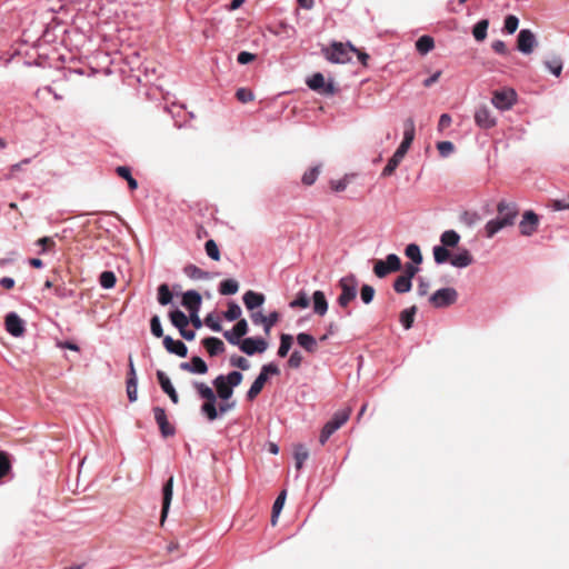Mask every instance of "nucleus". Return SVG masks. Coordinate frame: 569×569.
Wrapping results in <instances>:
<instances>
[{"label": "nucleus", "mask_w": 569, "mask_h": 569, "mask_svg": "<svg viewBox=\"0 0 569 569\" xmlns=\"http://www.w3.org/2000/svg\"><path fill=\"white\" fill-rule=\"evenodd\" d=\"M269 345L262 337H248L242 339L240 350L247 356H253L256 353H263L268 349Z\"/></svg>", "instance_id": "nucleus-11"}, {"label": "nucleus", "mask_w": 569, "mask_h": 569, "mask_svg": "<svg viewBox=\"0 0 569 569\" xmlns=\"http://www.w3.org/2000/svg\"><path fill=\"white\" fill-rule=\"evenodd\" d=\"M545 67L550 71L555 77H559L562 71L563 62L560 57H553L550 60L545 61Z\"/></svg>", "instance_id": "nucleus-44"}, {"label": "nucleus", "mask_w": 569, "mask_h": 569, "mask_svg": "<svg viewBox=\"0 0 569 569\" xmlns=\"http://www.w3.org/2000/svg\"><path fill=\"white\" fill-rule=\"evenodd\" d=\"M243 303L248 310L253 311L254 309L261 307L264 303V295L260 292H256L252 290H248L242 297Z\"/></svg>", "instance_id": "nucleus-22"}, {"label": "nucleus", "mask_w": 569, "mask_h": 569, "mask_svg": "<svg viewBox=\"0 0 569 569\" xmlns=\"http://www.w3.org/2000/svg\"><path fill=\"white\" fill-rule=\"evenodd\" d=\"M349 417V410H339L335 412L332 418L328 422H326V425L321 429L319 437L320 443L325 445L329 440V438L348 421Z\"/></svg>", "instance_id": "nucleus-6"}, {"label": "nucleus", "mask_w": 569, "mask_h": 569, "mask_svg": "<svg viewBox=\"0 0 569 569\" xmlns=\"http://www.w3.org/2000/svg\"><path fill=\"white\" fill-rule=\"evenodd\" d=\"M308 87L317 92H320L321 89L325 87V77L320 72L313 73L310 78L307 80Z\"/></svg>", "instance_id": "nucleus-45"}, {"label": "nucleus", "mask_w": 569, "mask_h": 569, "mask_svg": "<svg viewBox=\"0 0 569 569\" xmlns=\"http://www.w3.org/2000/svg\"><path fill=\"white\" fill-rule=\"evenodd\" d=\"M223 337L230 345L238 346L240 348L242 339L233 328L231 330H226L223 332Z\"/></svg>", "instance_id": "nucleus-58"}, {"label": "nucleus", "mask_w": 569, "mask_h": 569, "mask_svg": "<svg viewBox=\"0 0 569 569\" xmlns=\"http://www.w3.org/2000/svg\"><path fill=\"white\" fill-rule=\"evenodd\" d=\"M117 281L116 274L113 271H103L99 277V283L103 289H111L114 287Z\"/></svg>", "instance_id": "nucleus-46"}, {"label": "nucleus", "mask_w": 569, "mask_h": 569, "mask_svg": "<svg viewBox=\"0 0 569 569\" xmlns=\"http://www.w3.org/2000/svg\"><path fill=\"white\" fill-rule=\"evenodd\" d=\"M437 149L441 157L447 158L455 151V146L451 141H440L437 143Z\"/></svg>", "instance_id": "nucleus-57"}, {"label": "nucleus", "mask_w": 569, "mask_h": 569, "mask_svg": "<svg viewBox=\"0 0 569 569\" xmlns=\"http://www.w3.org/2000/svg\"><path fill=\"white\" fill-rule=\"evenodd\" d=\"M338 287L341 293L337 298V305L342 309H347L350 302L357 298L359 280L353 273H349L338 281Z\"/></svg>", "instance_id": "nucleus-3"}, {"label": "nucleus", "mask_w": 569, "mask_h": 569, "mask_svg": "<svg viewBox=\"0 0 569 569\" xmlns=\"http://www.w3.org/2000/svg\"><path fill=\"white\" fill-rule=\"evenodd\" d=\"M193 387L196 388L200 398L206 401L202 403L200 411L201 413L209 420L214 421L218 419V410L216 407L217 396L216 392L204 382H193Z\"/></svg>", "instance_id": "nucleus-2"}, {"label": "nucleus", "mask_w": 569, "mask_h": 569, "mask_svg": "<svg viewBox=\"0 0 569 569\" xmlns=\"http://www.w3.org/2000/svg\"><path fill=\"white\" fill-rule=\"evenodd\" d=\"M153 416L162 437L168 438L174 436L176 429L172 425L169 423L166 410L163 408L154 407Z\"/></svg>", "instance_id": "nucleus-14"}, {"label": "nucleus", "mask_w": 569, "mask_h": 569, "mask_svg": "<svg viewBox=\"0 0 569 569\" xmlns=\"http://www.w3.org/2000/svg\"><path fill=\"white\" fill-rule=\"evenodd\" d=\"M280 315L277 311H272L264 317L263 331L268 336L271 332V329L279 321Z\"/></svg>", "instance_id": "nucleus-54"}, {"label": "nucleus", "mask_w": 569, "mask_h": 569, "mask_svg": "<svg viewBox=\"0 0 569 569\" xmlns=\"http://www.w3.org/2000/svg\"><path fill=\"white\" fill-rule=\"evenodd\" d=\"M481 220V217L478 212L475 211H463L460 214V221L468 227L476 226Z\"/></svg>", "instance_id": "nucleus-49"}, {"label": "nucleus", "mask_w": 569, "mask_h": 569, "mask_svg": "<svg viewBox=\"0 0 569 569\" xmlns=\"http://www.w3.org/2000/svg\"><path fill=\"white\" fill-rule=\"evenodd\" d=\"M116 172L119 177L127 180L130 190H136L138 188V181L133 178L129 167L119 166L116 168Z\"/></svg>", "instance_id": "nucleus-35"}, {"label": "nucleus", "mask_w": 569, "mask_h": 569, "mask_svg": "<svg viewBox=\"0 0 569 569\" xmlns=\"http://www.w3.org/2000/svg\"><path fill=\"white\" fill-rule=\"evenodd\" d=\"M405 254L416 264L422 263V254L420 247L417 243H409L405 249Z\"/></svg>", "instance_id": "nucleus-38"}, {"label": "nucleus", "mask_w": 569, "mask_h": 569, "mask_svg": "<svg viewBox=\"0 0 569 569\" xmlns=\"http://www.w3.org/2000/svg\"><path fill=\"white\" fill-rule=\"evenodd\" d=\"M202 346L211 357H216L224 351V343L217 337L204 338Z\"/></svg>", "instance_id": "nucleus-24"}, {"label": "nucleus", "mask_w": 569, "mask_h": 569, "mask_svg": "<svg viewBox=\"0 0 569 569\" xmlns=\"http://www.w3.org/2000/svg\"><path fill=\"white\" fill-rule=\"evenodd\" d=\"M181 305L188 311L201 309L202 297L196 290H188L182 295Z\"/></svg>", "instance_id": "nucleus-20"}, {"label": "nucleus", "mask_w": 569, "mask_h": 569, "mask_svg": "<svg viewBox=\"0 0 569 569\" xmlns=\"http://www.w3.org/2000/svg\"><path fill=\"white\" fill-rule=\"evenodd\" d=\"M292 342H293V337L291 335L281 333L280 335V346L278 348L277 355L281 358H284L289 353V351L292 347Z\"/></svg>", "instance_id": "nucleus-40"}, {"label": "nucleus", "mask_w": 569, "mask_h": 569, "mask_svg": "<svg viewBox=\"0 0 569 569\" xmlns=\"http://www.w3.org/2000/svg\"><path fill=\"white\" fill-rule=\"evenodd\" d=\"M460 241V234L456 230H446L440 236L441 246L446 248H455Z\"/></svg>", "instance_id": "nucleus-30"}, {"label": "nucleus", "mask_w": 569, "mask_h": 569, "mask_svg": "<svg viewBox=\"0 0 569 569\" xmlns=\"http://www.w3.org/2000/svg\"><path fill=\"white\" fill-rule=\"evenodd\" d=\"M519 26V19L513 14H508L505 18L503 31L508 34H512L517 31Z\"/></svg>", "instance_id": "nucleus-53"}, {"label": "nucleus", "mask_w": 569, "mask_h": 569, "mask_svg": "<svg viewBox=\"0 0 569 569\" xmlns=\"http://www.w3.org/2000/svg\"><path fill=\"white\" fill-rule=\"evenodd\" d=\"M183 273L188 278L193 279V280H207V279L210 278V273L209 272L203 271L202 269H200L196 264H187L183 268Z\"/></svg>", "instance_id": "nucleus-32"}, {"label": "nucleus", "mask_w": 569, "mask_h": 569, "mask_svg": "<svg viewBox=\"0 0 569 569\" xmlns=\"http://www.w3.org/2000/svg\"><path fill=\"white\" fill-rule=\"evenodd\" d=\"M310 305V299L305 291H299L297 293L296 299H293L290 303V308H307Z\"/></svg>", "instance_id": "nucleus-50"}, {"label": "nucleus", "mask_w": 569, "mask_h": 569, "mask_svg": "<svg viewBox=\"0 0 569 569\" xmlns=\"http://www.w3.org/2000/svg\"><path fill=\"white\" fill-rule=\"evenodd\" d=\"M475 122L482 129H490L496 126V118L487 106H480L475 112Z\"/></svg>", "instance_id": "nucleus-15"}, {"label": "nucleus", "mask_w": 569, "mask_h": 569, "mask_svg": "<svg viewBox=\"0 0 569 569\" xmlns=\"http://www.w3.org/2000/svg\"><path fill=\"white\" fill-rule=\"evenodd\" d=\"M551 208L555 211L569 210V197L552 200Z\"/></svg>", "instance_id": "nucleus-64"}, {"label": "nucleus", "mask_w": 569, "mask_h": 569, "mask_svg": "<svg viewBox=\"0 0 569 569\" xmlns=\"http://www.w3.org/2000/svg\"><path fill=\"white\" fill-rule=\"evenodd\" d=\"M320 171H321V164H317V166L310 168L309 170H307L301 178L302 183L305 186H312L316 182V180L318 179Z\"/></svg>", "instance_id": "nucleus-43"}, {"label": "nucleus", "mask_w": 569, "mask_h": 569, "mask_svg": "<svg viewBox=\"0 0 569 569\" xmlns=\"http://www.w3.org/2000/svg\"><path fill=\"white\" fill-rule=\"evenodd\" d=\"M297 343L303 348L307 352L313 353L318 349V342L316 338L307 332H300L297 335Z\"/></svg>", "instance_id": "nucleus-25"}, {"label": "nucleus", "mask_w": 569, "mask_h": 569, "mask_svg": "<svg viewBox=\"0 0 569 569\" xmlns=\"http://www.w3.org/2000/svg\"><path fill=\"white\" fill-rule=\"evenodd\" d=\"M400 269L401 260L396 253H389L385 260H376L373 266V272L380 279Z\"/></svg>", "instance_id": "nucleus-7"}, {"label": "nucleus", "mask_w": 569, "mask_h": 569, "mask_svg": "<svg viewBox=\"0 0 569 569\" xmlns=\"http://www.w3.org/2000/svg\"><path fill=\"white\" fill-rule=\"evenodd\" d=\"M408 150L409 149L403 148L402 146H399L398 149L396 150V152L392 154V157L388 160V163L383 168L381 176L382 177L391 176L395 172V170L397 169V167L399 166V163L405 158Z\"/></svg>", "instance_id": "nucleus-17"}, {"label": "nucleus", "mask_w": 569, "mask_h": 569, "mask_svg": "<svg viewBox=\"0 0 569 569\" xmlns=\"http://www.w3.org/2000/svg\"><path fill=\"white\" fill-rule=\"evenodd\" d=\"M392 287L397 293H407L412 288V281L407 277L400 274L399 277L396 278Z\"/></svg>", "instance_id": "nucleus-39"}, {"label": "nucleus", "mask_w": 569, "mask_h": 569, "mask_svg": "<svg viewBox=\"0 0 569 569\" xmlns=\"http://www.w3.org/2000/svg\"><path fill=\"white\" fill-rule=\"evenodd\" d=\"M203 323L214 332H220L222 330L221 321L213 312L206 316Z\"/></svg>", "instance_id": "nucleus-51"}, {"label": "nucleus", "mask_w": 569, "mask_h": 569, "mask_svg": "<svg viewBox=\"0 0 569 569\" xmlns=\"http://www.w3.org/2000/svg\"><path fill=\"white\" fill-rule=\"evenodd\" d=\"M173 495V477L171 476L162 487V510L161 516L164 519L168 515Z\"/></svg>", "instance_id": "nucleus-21"}, {"label": "nucleus", "mask_w": 569, "mask_h": 569, "mask_svg": "<svg viewBox=\"0 0 569 569\" xmlns=\"http://www.w3.org/2000/svg\"><path fill=\"white\" fill-rule=\"evenodd\" d=\"M376 290L370 284H362L360 288V299L365 305H369L372 302L375 298Z\"/></svg>", "instance_id": "nucleus-52"}, {"label": "nucleus", "mask_w": 569, "mask_h": 569, "mask_svg": "<svg viewBox=\"0 0 569 569\" xmlns=\"http://www.w3.org/2000/svg\"><path fill=\"white\" fill-rule=\"evenodd\" d=\"M163 346L169 353L184 358L188 355V347L181 340H174L170 336L163 337Z\"/></svg>", "instance_id": "nucleus-16"}, {"label": "nucleus", "mask_w": 569, "mask_h": 569, "mask_svg": "<svg viewBox=\"0 0 569 569\" xmlns=\"http://www.w3.org/2000/svg\"><path fill=\"white\" fill-rule=\"evenodd\" d=\"M287 498V491L282 490L278 497L276 498L273 506H272V512H271V523L274 526L278 521V518L283 509L284 502Z\"/></svg>", "instance_id": "nucleus-31"}, {"label": "nucleus", "mask_w": 569, "mask_h": 569, "mask_svg": "<svg viewBox=\"0 0 569 569\" xmlns=\"http://www.w3.org/2000/svg\"><path fill=\"white\" fill-rule=\"evenodd\" d=\"M173 295L167 283H162L158 287V302L161 306H167L172 302Z\"/></svg>", "instance_id": "nucleus-42"}, {"label": "nucleus", "mask_w": 569, "mask_h": 569, "mask_svg": "<svg viewBox=\"0 0 569 569\" xmlns=\"http://www.w3.org/2000/svg\"><path fill=\"white\" fill-rule=\"evenodd\" d=\"M309 458V450L305 445H297L295 448V460L296 468L299 470L302 468L306 460Z\"/></svg>", "instance_id": "nucleus-41"}, {"label": "nucleus", "mask_w": 569, "mask_h": 569, "mask_svg": "<svg viewBox=\"0 0 569 569\" xmlns=\"http://www.w3.org/2000/svg\"><path fill=\"white\" fill-rule=\"evenodd\" d=\"M538 46L537 38L530 29H521L517 37V49L522 54H530Z\"/></svg>", "instance_id": "nucleus-10"}, {"label": "nucleus", "mask_w": 569, "mask_h": 569, "mask_svg": "<svg viewBox=\"0 0 569 569\" xmlns=\"http://www.w3.org/2000/svg\"><path fill=\"white\" fill-rule=\"evenodd\" d=\"M473 262V257L468 249H462L450 259V264L455 268H467Z\"/></svg>", "instance_id": "nucleus-23"}, {"label": "nucleus", "mask_w": 569, "mask_h": 569, "mask_svg": "<svg viewBox=\"0 0 569 569\" xmlns=\"http://www.w3.org/2000/svg\"><path fill=\"white\" fill-rule=\"evenodd\" d=\"M538 227L539 216L532 210L525 211L519 222L520 233L530 237L538 230Z\"/></svg>", "instance_id": "nucleus-12"}, {"label": "nucleus", "mask_w": 569, "mask_h": 569, "mask_svg": "<svg viewBox=\"0 0 569 569\" xmlns=\"http://www.w3.org/2000/svg\"><path fill=\"white\" fill-rule=\"evenodd\" d=\"M230 365L243 371L249 370L250 368V362L244 357L240 356H232L230 358Z\"/></svg>", "instance_id": "nucleus-60"}, {"label": "nucleus", "mask_w": 569, "mask_h": 569, "mask_svg": "<svg viewBox=\"0 0 569 569\" xmlns=\"http://www.w3.org/2000/svg\"><path fill=\"white\" fill-rule=\"evenodd\" d=\"M417 307L411 306L409 308H406L400 312L399 321L405 330H409L412 328L415 316L417 313Z\"/></svg>", "instance_id": "nucleus-28"}, {"label": "nucleus", "mask_w": 569, "mask_h": 569, "mask_svg": "<svg viewBox=\"0 0 569 569\" xmlns=\"http://www.w3.org/2000/svg\"><path fill=\"white\" fill-rule=\"evenodd\" d=\"M6 330L14 338L22 337L26 331V323L16 312H9L4 319Z\"/></svg>", "instance_id": "nucleus-13"}, {"label": "nucleus", "mask_w": 569, "mask_h": 569, "mask_svg": "<svg viewBox=\"0 0 569 569\" xmlns=\"http://www.w3.org/2000/svg\"><path fill=\"white\" fill-rule=\"evenodd\" d=\"M498 216L485 226L487 238H492L500 230L515 224L519 214L518 204L513 201L500 200L497 204Z\"/></svg>", "instance_id": "nucleus-1"}, {"label": "nucleus", "mask_w": 569, "mask_h": 569, "mask_svg": "<svg viewBox=\"0 0 569 569\" xmlns=\"http://www.w3.org/2000/svg\"><path fill=\"white\" fill-rule=\"evenodd\" d=\"M280 369L274 362L266 363L261 367L259 375L253 380L251 387L247 391V399L249 401L254 400L258 395L262 391L266 382L269 379V376L279 375Z\"/></svg>", "instance_id": "nucleus-4"}, {"label": "nucleus", "mask_w": 569, "mask_h": 569, "mask_svg": "<svg viewBox=\"0 0 569 569\" xmlns=\"http://www.w3.org/2000/svg\"><path fill=\"white\" fill-rule=\"evenodd\" d=\"M433 259L437 264H443L446 262H450L451 253L448 248L443 246H435L432 249Z\"/></svg>", "instance_id": "nucleus-36"}, {"label": "nucleus", "mask_w": 569, "mask_h": 569, "mask_svg": "<svg viewBox=\"0 0 569 569\" xmlns=\"http://www.w3.org/2000/svg\"><path fill=\"white\" fill-rule=\"evenodd\" d=\"M239 290V283L234 279H226L219 283V293L222 296L236 295Z\"/></svg>", "instance_id": "nucleus-34"}, {"label": "nucleus", "mask_w": 569, "mask_h": 569, "mask_svg": "<svg viewBox=\"0 0 569 569\" xmlns=\"http://www.w3.org/2000/svg\"><path fill=\"white\" fill-rule=\"evenodd\" d=\"M150 330L154 337H163V329L159 316L156 315L150 319Z\"/></svg>", "instance_id": "nucleus-55"}, {"label": "nucleus", "mask_w": 569, "mask_h": 569, "mask_svg": "<svg viewBox=\"0 0 569 569\" xmlns=\"http://www.w3.org/2000/svg\"><path fill=\"white\" fill-rule=\"evenodd\" d=\"M157 379L163 392L173 387L170 378L162 370L157 371Z\"/></svg>", "instance_id": "nucleus-61"}, {"label": "nucleus", "mask_w": 569, "mask_h": 569, "mask_svg": "<svg viewBox=\"0 0 569 569\" xmlns=\"http://www.w3.org/2000/svg\"><path fill=\"white\" fill-rule=\"evenodd\" d=\"M352 51H357V48L350 42L347 44L333 42L331 47L322 49L325 58L332 63H347L351 61Z\"/></svg>", "instance_id": "nucleus-5"}, {"label": "nucleus", "mask_w": 569, "mask_h": 569, "mask_svg": "<svg viewBox=\"0 0 569 569\" xmlns=\"http://www.w3.org/2000/svg\"><path fill=\"white\" fill-rule=\"evenodd\" d=\"M236 97L242 103L250 102L254 99L252 91L246 88H239L236 92Z\"/></svg>", "instance_id": "nucleus-62"}, {"label": "nucleus", "mask_w": 569, "mask_h": 569, "mask_svg": "<svg viewBox=\"0 0 569 569\" xmlns=\"http://www.w3.org/2000/svg\"><path fill=\"white\" fill-rule=\"evenodd\" d=\"M213 386L217 389V398H220L222 401H228L231 399L233 395V389L226 382V378L223 375H219L212 381Z\"/></svg>", "instance_id": "nucleus-19"}, {"label": "nucleus", "mask_w": 569, "mask_h": 569, "mask_svg": "<svg viewBox=\"0 0 569 569\" xmlns=\"http://www.w3.org/2000/svg\"><path fill=\"white\" fill-rule=\"evenodd\" d=\"M313 311L319 316H325L328 311V301L321 290H316L312 295Z\"/></svg>", "instance_id": "nucleus-26"}, {"label": "nucleus", "mask_w": 569, "mask_h": 569, "mask_svg": "<svg viewBox=\"0 0 569 569\" xmlns=\"http://www.w3.org/2000/svg\"><path fill=\"white\" fill-rule=\"evenodd\" d=\"M458 299V292L452 287L438 289L429 297V302L435 308H446L453 305Z\"/></svg>", "instance_id": "nucleus-8"}, {"label": "nucleus", "mask_w": 569, "mask_h": 569, "mask_svg": "<svg viewBox=\"0 0 569 569\" xmlns=\"http://www.w3.org/2000/svg\"><path fill=\"white\" fill-rule=\"evenodd\" d=\"M303 361V357L299 350H293L288 359V366L298 369Z\"/></svg>", "instance_id": "nucleus-63"}, {"label": "nucleus", "mask_w": 569, "mask_h": 569, "mask_svg": "<svg viewBox=\"0 0 569 569\" xmlns=\"http://www.w3.org/2000/svg\"><path fill=\"white\" fill-rule=\"evenodd\" d=\"M169 318L171 323L178 329L187 328L189 325V319L183 311L180 309H174L169 312Z\"/></svg>", "instance_id": "nucleus-29"}, {"label": "nucleus", "mask_w": 569, "mask_h": 569, "mask_svg": "<svg viewBox=\"0 0 569 569\" xmlns=\"http://www.w3.org/2000/svg\"><path fill=\"white\" fill-rule=\"evenodd\" d=\"M489 27L488 19L479 20L472 28V36L477 41H483L487 37V31Z\"/></svg>", "instance_id": "nucleus-37"}, {"label": "nucleus", "mask_w": 569, "mask_h": 569, "mask_svg": "<svg viewBox=\"0 0 569 569\" xmlns=\"http://www.w3.org/2000/svg\"><path fill=\"white\" fill-rule=\"evenodd\" d=\"M224 318L228 320V321H236V320H239L240 319V316H241V308L240 306L234 302V301H230L228 303V309L227 311L223 313Z\"/></svg>", "instance_id": "nucleus-47"}, {"label": "nucleus", "mask_w": 569, "mask_h": 569, "mask_svg": "<svg viewBox=\"0 0 569 569\" xmlns=\"http://www.w3.org/2000/svg\"><path fill=\"white\" fill-rule=\"evenodd\" d=\"M226 382L233 389L238 387L243 379V375L240 371H231L227 376H224Z\"/></svg>", "instance_id": "nucleus-56"}, {"label": "nucleus", "mask_w": 569, "mask_h": 569, "mask_svg": "<svg viewBox=\"0 0 569 569\" xmlns=\"http://www.w3.org/2000/svg\"><path fill=\"white\" fill-rule=\"evenodd\" d=\"M403 127H405L403 139H402L400 146L409 149L415 139V121H413V119L412 118L406 119Z\"/></svg>", "instance_id": "nucleus-27"}, {"label": "nucleus", "mask_w": 569, "mask_h": 569, "mask_svg": "<svg viewBox=\"0 0 569 569\" xmlns=\"http://www.w3.org/2000/svg\"><path fill=\"white\" fill-rule=\"evenodd\" d=\"M435 48V40L432 37L423 34L416 41L417 51L425 56Z\"/></svg>", "instance_id": "nucleus-33"}, {"label": "nucleus", "mask_w": 569, "mask_h": 569, "mask_svg": "<svg viewBox=\"0 0 569 569\" xmlns=\"http://www.w3.org/2000/svg\"><path fill=\"white\" fill-rule=\"evenodd\" d=\"M179 367L181 370L197 375H204L208 372L206 361L198 356H193L189 362H181Z\"/></svg>", "instance_id": "nucleus-18"}, {"label": "nucleus", "mask_w": 569, "mask_h": 569, "mask_svg": "<svg viewBox=\"0 0 569 569\" xmlns=\"http://www.w3.org/2000/svg\"><path fill=\"white\" fill-rule=\"evenodd\" d=\"M491 102L501 111L509 110L517 102V93L513 89L497 90L492 94Z\"/></svg>", "instance_id": "nucleus-9"}, {"label": "nucleus", "mask_w": 569, "mask_h": 569, "mask_svg": "<svg viewBox=\"0 0 569 569\" xmlns=\"http://www.w3.org/2000/svg\"><path fill=\"white\" fill-rule=\"evenodd\" d=\"M417 293L419 297H425L428 295L430 289V281L425 277H418L417 279Z\"/></svg>", "instance_id": "nucleus-59"}, {"label": "nucleus", "mask_w": 569, "mask_h": 569, "mask_svg": "<svg viewBox=\"0 0 569 569\" xmlns=\"http://www.w3.org/2000/svg\"><path fill=\"white\" fill-rule=\"evenodd\" d=\"M204 250H206L207 256L210 259H212L214 261L220 260V250L218 248L217 242L213 239H209L206 241Z\"/></svg>", "instance_id": "nucleus-48"}]
</instances>
